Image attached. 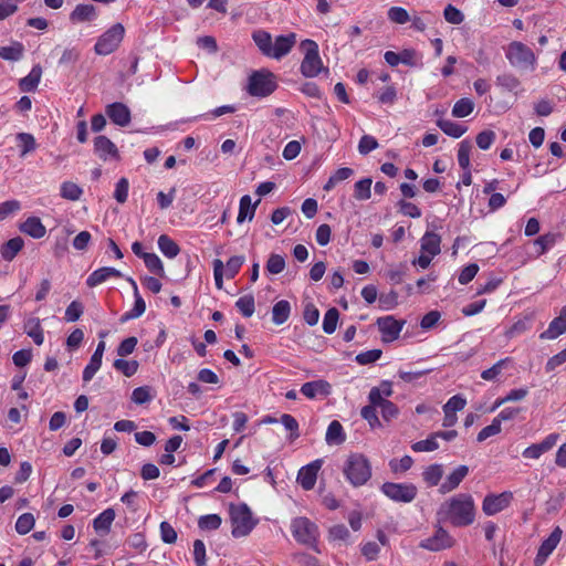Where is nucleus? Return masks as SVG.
I'll return each mask as SVG.
<instances>
[{
	"label": "nucleus",
	"instance_id": "nucleus-62",
	"mask_svg": "<svg viewBox=\"0 0 566 566\" xmlns=\"http://www.w3.org/2000/svg\"><path fill=\"white\" fill-rule=\"evenodd\" d=\"M83 305L78 301H73L65 310V321L66 322H76L80 319L81 315L83 314Z\"/></svg>",
	"mask_w": 566,
	"mask_h": 566
},
{
	"label": "nucleus",
	"instance_id": "nucleus-23",
	"mask_svg": "<svg viewBox=\"0 0 566 566\" xmlns=\"http://www.w3.org/2000/svg\"><path fill=\"white\" fill-rule=\"evenodd\" d=\"M566 332V306L560 311L559 316L555 317L548 325V328L541 333V339H555Z\"/></svg>",
	"mask_w": 566,
	"mask_h": 566
},
{
	"label": "nucleus",
	"instance_id": "nucleus-30",
	"mask_svg": "<svg viewBox=\"0 0 566 566\" xmlns=\"http://www.w3.org/2000/svg\"><path fill=\"white\" fill-rule=\"evenodd\" d=\"M326 443L329 446H338L342 444L346 440V434L344 432L343 426L339 421L333 420L326 430L325 434Z\"/></svg>",
	"mask_w": 566,
	"mask_h": 566
},
{
	"label": "nucleus",
	"instance_id": "nucleus-19",
	"mask_svg": "<svg viewBox=\"0 0 566 566\" xmlns=\"http://www.w3.org/2000/svg\"><path fill=\"white\" fill-rule=\"evenodd\" d=\"M105 352V342L101 340L97 344V347L92 355L90 363L86 365V367L83 370V381L88 382L93 379L95 374L99 370L102 366V359Z\"/></svg>",
	"mask_w": 566,
	"mask_h": 566
},
{
	"label": "nucleus",
	"instance_id": "nucleus-45",
	"mask_svg": "<svg viewBox=\"0 0 566 566\" xmlns=\"http://www.w3.org/2000/svg\"><path fill=\"white\" fill-rule=\"evenodd\" d=\"M114 368L118 371H120L126 377L134 376L139 367V364L137 360H126L123 358L116 359L113 364Z\"/></svg>",
	"mask_w": 566,
	"mask_h": 566
},
{
	"label": "nucleus",
	"instance_id": "nucleus-17",
	"mask_svg": "<svg viewBox=\"0 0 566 566\" xmlns=\"http://www.w3.org/2000/svg\"><path fill=\"white\" fill-rule=\"evenodd\" d=\"M94 151L104 161L119 158L116 145L106 136H97L94 139Z\"/></svg>",
	"mask_w": 566,
	"mask_h": 566
},
{
	"label": "nucleus",
	"instance_id": "nucleus-58",
	"mask_svg": "<svg viewBox=\"0 0 566 566\" xmlns=\"http://www.w3.org/2000/svg\"><path fill=\"white\" fill-rule=\"evenodd\" d=\"M235 306L244 317H251L255 310L254 298L251 295L242 296L235 302Z\"/></svg>",
	"mask_w": 566,
	"mask_h": 566
},
{
	"label": "nucleus",
	"instance_id": "nucleus-63",
	"mask_svg": "<svg viewBox=\"0 0 566 566\" xmlns=\"http://www.w3.org/2000/svg\"><path fill=\"white\" fill-rule=\"evenodd\" d=\"M128 189H129L128 180L126 178H120L115 186V191H114L115 200L119 203H124L128 198Z\"/></svg>",
	"mask_w": 566,
	"mask_h": 566
},
{
	"label": "nucleus",
	"instance_id": "nucleus-64",
	"mask_svg": "<svg viewBox=\"0 0 566 566\" xmlns=\"http://www.w3.org/2000/svg\"><path fill=\"white\" fill-rule=\"evenodd\" d=\"M444 19L451 24H460L464 20L463 13L452 4H448L443 11Z\"/></svg>",
	"mask_w": 566,
	"mask_h": 566
},
{
	"label": "nucleus",
	"instance_id": "nucleus-41",
	"mask_svg": "<svg viewBox=\"0 0 566 566\" xmlns=\"http://www.w3.org/2000/svg\"><path fill=\"white\" fill-rule=\"evenodd\" d=\"M252 38L262 54L269 57L273 41L271 34L266 31L259 30L252 34Z\"/></svg>",
	"mask_w": 566,
	"mask_h": 566
},
{
	"label": "nucleus",
	"instance_id": "nucleus-25",
	"mask_svg": "<svg viewBox=\"0 0 566 566\" xmlns=\"http://www.w3.org/2000/svg\"><path fill=\"white\" fill-rule=\"evenodd\" d=\"M119 276H122V273L118 270H116L115 268L105 266V268H101V269H97L94 272H92L86 280V284L90 287H94V286H97V285L104 283L105 281H107L111 277H119Z\"/></svg>",
	"mask_w": 566,
	"mask_h": 566
},
{
	"label": "nucleus",
	"instance_id": "nucleus-36",
	"mask_svg": "<svg viewBox=\"0 0 566 566\" xmlns=\"http://www.w3.org/2000/svg\"><path fill=\"white\" fill-rule=\"evenodd\" d=\"M18 147L20 148V157H25L28 154L36 149V142L32 134L18 133L15 135Z\"/></svg>",
	"mask_w": 566,
	"mask_h": 566
},
{
	"label": "nucleus",
	"instance_id": "nucleus-31",
	"mask_svg": "<svg viewBox=\"0 0 566 566\" xmlns=\"http://www.w3.org/2000/svg\"><path fill=\"white\" fill-rule=\"evenodd\" d=\"M115 511L106 509L99 513L93 521V527L97 533H107L115 520Z\"/></svg>",
	"mask_w": 566,
	"mask_h": 566
},
{
	"label": "nucleus",
	"instance_id": "nucleus-39",
	"mask_svg": "<svg viewBox=\"0 0 566 566\" xmlns=\"http://www.w3.org/2000/svg\"><path fill=\"white\" fill-rule=\"evenodd\" d=\"M438 126L444 134H447L448 136H451L453 138H460L467 132L465 126H463L459 123L452 122L450 119L438 120Z\"/></svg>",
	"mask_w": 566,
	"mask_h": 566
},
{
	"label": "nucleus",
	"instance_id": "nucleus-22",
	"mask_svg": "<svg viewBox=\"0 0 566 566\" xmlns=\"http://www.w3.org/2000/svg\"><path fill=\"white\" fill-rule=\"evenodd\" d=\"M468 473L469 468L467 465H459L446 478L444 482L441 483L439 491L442 494L452 492L460 485Z\"/></svg>",
	"mask_w": 566,
	"mask_h": 566
},
{
	"label": "nucleus",
	"instance_id": "nucleus-43",
	"mask_svg": "<svg viewBox=\"0 0 566 566\" xmlns=\"http://www.w3.org/2000/svg\"><path fill=\"white\" fill-rule=\"evenodd\" d=\"M371 184L370 178H364L358 180L354 185V197L359 201L368 200L371 196Z\"/></svg>",
	"mask_w": 566,
	"mask_h": 566
},
{
	"label": "nucleus",
	"instance_id": "nucleus-46",
	"mask_svg": "<svg viewBox=\"0 0 566 566\" xmlns=\"http://www.w3.org/2000/svg\"><path fill=\"white\" fill-rule=\"evenodd\" d=\"M245 262V258L243 255H234L230 258L224 265L223 274L226 279H233L240 271L241 266Z\"/></svg>",
	"mask_w": 566,
	"mask_h": 566
},
{
	"label": "nucleus",
	"instance_id": "nucleus-1",
	"mask_svg": "<svg viewBox=\"0 0 566 566\" xmlns=\"http://www.w3.org/2000/svg\"><path fill=\"white\" fill-rule=\"evenodd\" d=\"M439 522H447L453 526L463 527L474 523L476 506L469 493H459L446 500L438 509Z\"/></svg>",
	"mask_w": 566,
	"mask_h": 566
},
{
	"label": "nucleus",
	"instance_id": "nucleus-61",
	"mask_svg": "<svg viewBox=\"0 0 566 566\" xmlns=\"http://www.w3.org/2000/svg\"><path fill=\"white\" fill-rule=\"evenodd\" d=\"M360 415L371 428H379L381 422L377 416V408L374 406H365L361 408Z\"/></svg>",
	"mask_w": 566,
	"mask_h": 566
},
{
	"label": "nucleus",
	"instance_id": "nucleus-34",
	"mask_svg": "<svg viewBox=\"0 0 566 566\" xmlns=\"http://www.w3.org/2000/svg\"><path fill=\"white\" fill-rule=\"evenodd\" d=\"M157 244L160 252L168 259L176 258L180 252L178 244L167 234L159 235Z\"/></svg>",
	"mask_w": 566,
	"mask_h": 566
},
{
	"label": "nucleus",
	"instance_id": "nucleus-54",
	"mask_svg": "<svg viewBox=\"0 0 566 566\" xmlns=\"http://www.w3.org/2000/svg\"><path fill=\"white\" fill-rule=\"evenodd\" d=\"M34 516L31 513L20 515L15 522V531L21 534H28L34 526Z\"/></svg>",
	"mask_w": 566,
	"mask_h": 566
},
{
	"label": "nucleus",
	"instance_id": "nucleus-53",
	"mask_svg": "<svg viewBox=\"0 0 566 566\" xmlns=\"http://www.w3.org/2000/svg\"><path fill=\"white\" fill-rule=\"evenodd\" d=\"M438 448H439V443L437 441V436H434V433H432L430 437H428L424 440L415 442L411 446V449L415 452H431V451L437 450Z\"/></svg>",
	"mask_w": 566,
	"mask_h": 566
},
{
	"label": "nucleus",
	"instance_id": "nucleus-4",
	"mask_svg": "<svg viewBox=\"0 0 566 566\" xmlns=\"http://www.w3.org/2000/svg\"><path fill=\"white\" fill-rule=\"evenodd\" d=\"M505 56L510 64L517 69L535 70L537 56L533 50L520 41L511 42L505 49Z\"/></svg>",
	"mask_w": 566,
	"mask_h": 566
},
{
	"label": "nucleus",
	"instance_id": "nucleus-21",
	"mask_svg": "<svg viewBox=\"0 0 566 566\" xmlns=\"http://www.w3.org/2000/svg\"><path fill=\"white\" fill-rule=\"evenodd\" d=\"M98 13L93 4H77L70 13V21L74 24L93 22L97 19Z\"/></svg>",
	"mask_w": 566,
	"mask_h": 566
},
{
	"label": "nucleus",
	"instance_id": "nucleus-5",
	"mask_svg": "<svg viewBox=\"0 0 566 566\" xmlns=\"http://www.w3.org/2000/svg\"><path fill=\"white\" fill-rule=\"evenodd\" d=\"M301 49L304 53V57L300 66V72L305 77H316L324 70L318 44L313 40L306 39L301 42Z\"/></svg>",
	"mask_w": 566,
	"mask_h": 566
},
{
	"label": "nucleus",
	"instance_id": "nucleus-33",
	"mask_svg": "<svg viewBox=\"0 0 566 566\" xmlns=\"http://www.w3.org/2000/svg\"><path fill=\"white\" fill-rule=\"evenodd\" d=\"M291 314V304L289 301L281 300L272 308V321L275 325L284 324Z\"/></svg>",
	"mask_w": 566,
	"mask_h": 566
},
{
	"label": "nucleus",
	"instance_id": "nucleus-13",
	"mask_svg": "<svg viewBox=\"0 0 566 566\" xmlns=\"http://www.w3.org/2000/svg\"><path fill=\"white\" fill-rule=\"evenodd\" d=\"M452 545L453 538L451 535L444 528L438 527L434 534L421 541L419 546L431 552H438L449 548Z\"/></svg>",
	"mask_w": 566,
	"mask_h": 566
},
{
	"label": "nucleus",
	"instance_id": "nucleus-24",
	"mask_svg": "<svg viewBox=\"0 0 566 566\" xmlns=\"http://www.w3.org/2000/svg\"><path fill=\"white\" fill-rule=\"evenodd\" d=\"M301 392L313 399L316 396H328L331 394V385L326 380L308 381L302 385Z\"/></svg>",
	"mask_w": 566,
	"mask_h": 566
},
{
	"label": "nucleus",
	"instance_id": "nucleus-56",
	"mask_svg": "<svg viewBox=\"0 0 566 566\" xmlns=\"http://www.w3.org/2000/svg\"><path fill=\"white\" fill-rule=\"evenodd\" d=\"M265 268L270 274H280L285 269V260L282 255L272 253L268 259Z\"/></svg>",
	"mask_w": 566,
	"mask_h": 566
},
{
	"label": "nucleus",
	"instance_id": "nucleus-59",
	"mask_svg": "<svg viewBox=\"0 0 566 566\" xmlns=\"http://www.w3.org/2000/svg\"><path fill=\"white\" fill-rule=\"evenodd\" d=\"M502 430V426L500 424V422L494 418L491 422V424L484 427L479 433H478V437H476V440L479 442H483L485 441L486 439H489L490 437H493V436H496L501 432Z\"/></svg>",
	"mask_w": 566,
	"mask_h": 566
},
{
	"label": "nucleus",
	"instance_id": "nucleus-42",
	"mask_svg": "<svg viewBox=\"0 0 566 566\" xmlns=\"http://www.w3.org/2000/svg\"><path fill=\"white\" fill-rule=\"evenodd\" d=\"M23 248V240L20 237L10 239L1 250L2 258L11 261Z\"/></svg>",
	"mask_w": 566,
	"mask_h": 566
},
{
	"label": "nucleus",
	"instance_id": "nucleus-60",
	"mask_svg": "<svg viewBox=\"0 0 566 566\" xmlns=\"http://www.w3.org/2000/svg\"><path fill=\"white\" fill-rule=\"evenodd\" d=\"M153 399L150 387H137L132 392V400L137 405L149 402Z\"/></svg>",
	"mask_w": 566,
	"mask_h": 566
},
{
	"label": "nucleus",
	"instance_id": "nucleus-18",
	"mask_svg": "<svg viewBox=\"0 0 566 566\" xmlns=\"http://www.w3.org/2000/svg\"><path fill=\"white\" fill-rule=\"evenodd\" d=\"M560 538H562V531L557 527L551 533V535L539 546L537 556L535 558L536 566L542 565L546 560V558L556 548Z\"/></svg>",
	"mask_w": 566,
	"mask_h": 566
},
{
	"label": "nucleus",
	"instance_id": "nucleus-29",
	"mask_svg": "<svg viewBox=\"0 0 566 566\" xmlns=\"http://www.w3.org/2000/svg\"><path fill=\"white\" fill-rule=\"evenodd\" d=\"M260 200L252 203L251 197L249 195H244L240 199L239 203V213L237 217V222L242 223L245 220L251 221L254 217L256 206L259 205Z\"/></svg>",
	"mask_w": 566,
	"mask_h": 566
},
{
	"label": "nucleus",
	"instance_id": "nucleus-14",
	"mask_svg": "<svg viewBox=\"0 0 566 566\" xmlns=\"http://www.w3.org/2000/svg\"><path fill=\"white\" fill-rule=\"evenodd\" d=\"M295 43L296 34L293 32L276 36L272 41L269 57L274 60H281L291 52Z\"/></svg>",
	"mask_w": 566,
	"mask_h": 566
},
{
	"label": "nucleus",
	"instance_id": "nucleus-12",
	"mask_svg": "<svg viewBox=\"0 0 566 566\" xmlns=\"http://www.w3.org/2000/svg\"><path fill=\"white\" fill-rule=\"evenodd\" d=\"M467 406V399L462 395H454L443 405V420L442 426L444 428L453 427L458 421L457 412L464 409Z\"/></svg>",
	"mask_w": 566,
	"mask_h": 566
},
{
	"label": "nucleus",
	"instance_id": "nucleus-44",
	"mask_svg": "<svg viewBox=\"0 0 566 566\" xmlns=\"http://www.w3.org/2000/svg\"><path fill=\"white\" fill-rule=\"evenodd\" d=\"M474 109V103L470 98H461L453 105L452 116L457 118H463L469 116Z\"/></svg>",
	"mask_w": 566,
	"mask_h": 566
},
{
	"label": "nucleus",
	"instance_id": "nucleus-28",
	"mask_svg": "<svg viewBox=\"0 0 566 566\" xmlns=\"http://www.w3.org/2000/svg\"><path fill=\"white\" fill-rule=\"evenodd\" d=\"M20 230L33 239L45 235L46 229L38 217H29L20 227Z\"/></svg>",
	"mask_w": 566,
	"mask_h": 566
},
{
	"label": "nucleus",
	"instance_id": "nucleus-27",
	"mask_svg": "<svg viewBox=\"0 0 566 566\" xmlns=\"http://www.w3.org/2000/svg\"><path fill=\"white\" fill-rule=\"evenodd\" d=\"M420 250L433 256L438 255L441 252V237L438 233L427 231L420 239Z\"/></svg>",
	"mask_w": 566,
	"mask_h": 566
},
{
	"label": "nucleus",
	"instance_id": "nucleus-35",
	"mask_svg": "<svg viewBox=\"0 0 566 566\" xmlns=\"http://www.w3.org/2000/svg\"><path fill=\"white\" fill-rule=\"evenodd\" d=\"M24 53V45L21 42L13 41L10 45L0 46V57L6 61H19Z\"/></svg>",
	"mask_w": 566,
	"mask_h": 566
},
{
	"label": "nucleus",
	"instance_id": "nucleus-15",
	"mask_svg": "<svg viewBox=\"0 0 566 566\" xmlns=\"http://www.w3.org/2000/svg\"><path fill=\"white\" fill-rule=\"evenodd\" d=\"M322 465L323 460L317 459L300 469L297 473V482L304 490L310 491L315 486L317 474Z\"/></svg>",
	"mask_w": 566,
	"mask_h": 566
},
{
	"label": "nucleus",
	"instance_id": "nucleus-40",
	"mask_svg": "<svg viewBox=\"0 0 566 566\" xmlns=\"http://www.w3.org/2000/svg\"><path fill=\"white\" fill-rule=\"evenodd\" d=\"M62 198L71 201H77L83 195V189L75 182L64 181L60 187Z\"/></svg>",
	"mask_w": 566,
	"mask_h": 566
},
{
	"label": "nucleus",
	"instance_id": "nucleus-7",
	"mask_svg": "<svg viewBox=\"0 0 566 566\" xmlns=\"http://www.w3.org/2000/svg\"><path fill=\"white\" fill-rule=\"evenodd\" d=\"M125 28L120 23L112 25L101 36H98L94 51L98 55H108L113 53L124 39Z\"/></svg>",
	"mask_w": 566,
	"mask_h": 566
},
{
	"label": "nucleus",
	"instance_id": "nucleus-3",
	"mask_svg": "<svg viewBox=\"0 0 566 566\" xmlns=\"http://www.w3.org/2000/svg\"><path fill=\"white\" fill-rule=\"evenodd\" d=\"M291 533L296 542L313 548L316 553H321L317 539L319 537L318 527L307 517H295L291 522Z\"/></svg>",
	"mask_w": 566,
	"mask_h": 566
},
{
	"label": "nucleus",
	"instance_id": "nucleus-47",
	"mask_svg": "<svg viewBox=\"0 0 566 566\" xmlns=\"http://www.w3.org/2000/svg\"><path fill=\"white\" fill-rule=\"evenodd\" d=\"M144 263L146 268L154 274L159 276L165 275L164 264L159 256L155 253H148L143 255Z\"/></svg>",
	"mask_w": 566,
	"mask_h": 566
},
{
	"label": "nucleus",
	"instance_id": "nucleus-49",
	"mask_svg": "<svg viewBox=\"0 0 566 566\" xmlns=\"http://www.w3.org/2000/svg\"><path fill=\"white\" fill-rule=\"evenodd\" d=\"M496 84L509 92H517L521 86L520 80L510 73L497 76Z\"/></svg>",
	"mask_w": 566,
	"mask_h": 566
},
{
	"label": "nucleus",
	"instance_id": "nucleus-2",
	"mask_svg": "<svg viewBox=\"0 0 566 566\" xmlns=\"http://www.w3.org/2000/svg\"><path fill=\"white\" fill-rule=\"evenodd\" d=\"M343 473L353 486H361L371 478V465L361 453H350L344 461Z\"/></svg>",
	"mask_w": 566,
	"mask_h": 566
},
{
	"label": "nucleus",
	"instance_id": "nucleus-37",
	"mask_svg": "<svg viewBox=\"0 0 566 566\" xmlns=\"http://www.w3.org/2000/svg\"><path fill=\"white\" fill-rule=\"evenodd\" d=\"M443 475L442 464H431L427 467L422 472V479L428 486H436L439 484Z\"/></svg>",
	"mask_w": 566,
	"mask_h": 566
},
{
	"label": "nucleus",
	"instance_id": "nucleus-20",
	"mask_svg": "<svg viewBox=\"0 0 566 566\" xmlns=\"http://www.w3.org/2000/svg\"><path fill=\"white\" fill-rule=\"evenodd\" d=\"M106 114L118 126H127L130 123V111L123 103H113L106 107Z\"/></svg>",
	"mask_w": 566,
	"mask_h": 566
},
{
	"label": "nucleus",
	"instance_id": "nucleus-55",
	"mask_svg": "<svg viewBox=\"0 0 566 566\" xmlns=\"http://www.w3.org/2000/svg\"><path fill=\"white\" fill-rule=\"evenodd\" d=\"M134 298H135V302H134V306L133 308L127 312L124 316V321L126 319H134V318H138L140 317L145 311H146V304H145V301L143 300L142 295L139 294V292H136L135 295H134Z\"/></svg>",
	"mask_w": 566,
	"mask_h": 566
},
{
	"label": "nucleus",
	"instance_id": "nucleus-51",
	"mask_svg": "<svg viewBox=\"0 0 566 566\" xmlns=\"http://www.w3.org/2000/svg\"><path fill=\"white\" fill-rule=\"evenodd\" d=\"M471 149H472V145L470 144L469 140H462L460 144H459V149H458V163H459V166L464 169V170H468L469 167H470V154H471Z\"/></svg>",
	"mask_w": 566,
	"mask_h": 566
},
{
	"label": "nucleus",
	"instance_id": "nucleus-10",
	"mask_svg": "<svg viewBox=\"0 0 566 566\" xmlns=\"http://www.w3.org/2000/svg\"><path fill=\"white\" fill-rule=\"evenodd\" d=\"M513 499L514 495L511 491L489 493L482 501V511L488 516L496 515L506 510L512 504Z\"/></svg>",
	"mask_w": 566,
	"mask_h": 566
},
{
	"label": "nucleus",
	"instance_id": "nucleus-52",
	"mask_svg": "<svg viewBox=\"0 0 566 566\" xmlns=\"http://www.w3.org/2000/svg\"><path fill=\"white\" fill-rule=\"evenodd\" d=\"M509 363V358L500 359L491 368L483 370L481 373V378L486 381L495 380L497 376L501 375V373L507 366Z\"/></svg>",
	"mask_w": 566,
	"mask_h": 566
},
{
	"label": "nucleus",
	"instance_id": "nucleus-57",
	"mask_svg": "<svg viewBox=\"0 0 566 566\" xmlns=\"http://www.w3.org/2000/svg\"><path fill=\"white\" fill-rule=\"evenodd\" d=\"M388 19L392 23L405 24L410 21V15L405 8L391 7L387 12Z\"/></svg>",
	"mask_w": 566,
	"mask_h": 566
},
{
	"label": "nucleus",
	"instance_id": "nucleus-38",
	"mask_svg": "<svg viewBox=\"0 0 566 566\" xmlns=\"http://www.w3.org/2000/svg\"><path fill=\"white\" fill-rule=\"evenodd\" d=\"M354 175V170L348 167H343L337 169L327 180V182L324 185L323 189L325 191H331L334 189L338 184L342 181L347 180Z\"/></svg>",
	"mask_w": 566,
	"mask_h": 566
},
{
	"label": "nucleus",
	"instance_id": "nucleus-8",
	"mask_svg": "<svg viewBox=\"0 0 566 566\" xmlns=\"http://www.w3.org/2000/svg\"><path fill=\"white\" fill-rule=\"evenodd\" d=\"M275 88V76L269 71H256L249 77L248 92L252 96L264 97L270 95Z\"/></svg>",
	"mask_w": 566,
	"mask_h": 566
},
{
	"label": "nucleus",
	"instance_id": "nucleus-16",
	"mask_svg": "<svg viewBox=\"0 0 566 566\" xmlns=\"http://www.w3.org/2000/svg\"><path fill=\"white\" fill-rule=\"evenodd\" d=\"M558 440H559L558 433H551V434L546 436L539 443H534V444L527 447L526 449H524V451L522 452V455L525 459L537 460L544 453L552 450L556 446Z\"/></svg>",
	"mask_w": 566,
	"mask_h": 566
},
{
	"label": "nucleus",
	"instance_id": "nucleus-26",
	"mask_svg": "<svg viewBox=\"0 0 566 566\" xmlns=\"http://www.w3.org/2000/svg\"><path fill=\"white\" fill-rule=\"evenodd\" d=\"M42 73V67L39 64L34 65L30 73L19 81V88L27 93L34 92L41 82Z\"/></svg>",
	"mask_w": 566,
	"mask_h": 566
},
{
	"label": "nucleus",
	"instance_id": "nucleus-9",
	"mask_svg": "<svg viewBox=\"0 0 566 566\" xmlns=\"http://www.w3.org/2000/svg\"><path fill=\"white\" fill-rule=\"evenodd\" d=\"M380 490L388 499L399 503H410L418 494L417 486L412 483L386 482Z\"/></svg>",
	"mask_w": 566,
	"mask_h": 566
},
{
	"label": "nucleus",
	"instance_id": "nucleus-48",
	"mask_svg": "<svg viewBox=\"0 0 566 566\" xmlns=\"http://www.w3.org/2000/svg\"><path fill=\"white\" fill-rule=\"evenodd\" d=\"M222 523L218 514L202 515L198 520V526L201 531H214L220 527Z\"/></svg>",
	"mask_w": 566,
	"mask_h": 566
},
{
	"label": "nucleus",
	"instance_id": "nucleus-32",
	"mask_svg": "<svg viewBox=\"0 0 566 566\" xmlns=\"http://www.w3.org/2000/svg\"><path fill=\"white\" fill-rule=\"evenodd\" d=\"M24 331L36 345L43 344V329L41 327V322L38 317H30L29 319H27V322L24 323Z\"/></svg>",
	"mask_w": 566,
	"mask_h": 566
},
{
	"label": "nucleus",
	"instance_id": "nucleus-50",
	"mask_svg": "<svg viewBox=\"0 0 566 566\" xmlns=\"http://www.w3.org/2000/svg\"><path fill=\"white\" fill-rule=\"evenodd\" d=\"M339 313L337 308H329L323 318V331L326 334H333L336 331Z\"/></svg>",
	"mask_w": 566,
	"mask_h": 566
},
{
	"label": "nucleus",
	"instance_id": "nucleus-11",
	"mask_svg": "<svg viewBox=\"0 0 566 566\" xmlns=\"http://www.w3.org/2000/svg\"><path fill=\"white\" fill-rule=\"evenodd\" d=\"M405 325V321L396 319L394 316H385L377 319V326L385 343L396 340Z\"/></svg>",
	"mask_w": 566,
	"mask_h": 566
},
{
	"label": "nucleus",
	"instance_id": "nucleus-6",
	"mask_svg": "<svg viewBox=\"0 0 566 566\" xmlns=\"http://www.w3.org/2000/svg\"><path fill=\"white\" fill-rule=\"evenodd\" d=\"M230 520L232 524V535L234 537L247 536L254 527L255 522L248 505L239 504L230 507Z\"/></svg>",
	"mask_w": 566,
	"mask_h": 566
}]
</instances>
